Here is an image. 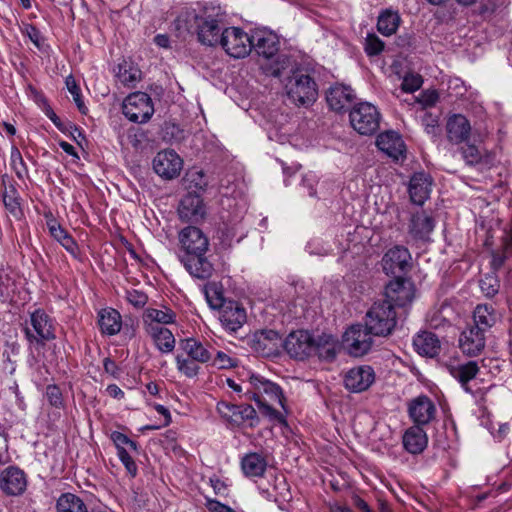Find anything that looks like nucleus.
<instances>
[{
    "mask_svg": "<svg viewBox=\"0 0 512 512\" xmlns=\"http://www.w3.org/2000/svg\"><path fill=\"white\" fill-rule=\"evenodd\" d=\"M179 260L186 271L194 278L209 279L214 272V266L207 256L209 240L195 226H188L179 234Z\"/></svg>",
    "mask_w": 512,
    "mask_h": 512,
    "instance_id": "nucleus-1",
    "label": "nucleus"
},
{
    "mask_svg": "<svg viewBox=\"0 0 512 512\" xmlns=\"http://www.w3.org/2000/svg\"><path fill=\"white\" fill-rule=\"evenodd\" d=\"M251 51L267 60L274 59L273 63L266 69L267 74L279 78L282 72L290 67L291 57L286 54H279L280 38L270 29L256 28L250 33Z\"/></svg>",
    "mask_w": 512,
    "mask_h": 512,
    "instance_id": "nucleus-2",
    "label": "nucleus"
},
{
    "mask_svg": "<svg viewBox=\"0 0 512 512\" xmlns=\"http://www.w3.org/2000/svg\"><path fill=\"white\" fill-rule=\"evenodd\" d=\"M250 388L245 395L248 399L254 400L260 412L273 420H282V414L273 408V404H279L283 407V392L279 385L260 375L252 374L249 377Z\"/></svg>",
    "mask_w": 512,
    "mask_h": 512,
    "instance_id": "nucleus-3",
    "label": "nucleus"
},
{
    "mask_svg": "<svg viewBox=\"0 0 512 512\" xmlns=\"http://www.w3.org/2000/svg\"><path fill=\"white\" fill-rule=\"evenodd\" d=\"M365 326L374 336H387L396 326V312L385 302H375L366 314Z\"/></svg>",
    "mask_w": 512,
    "mask_h": 512,
    "instance_id": "nucleus-4",
    "label": "nucleus"
},
{
    "mask_svg": "<svg viewBox=\"0 0 512 512\" xmlns=\"http://www.w3.org/2000/svg\"><path fill=\"white\" fill-rule=\"evenodd\" d=\"M217 411L231 427L253 428L259 423L257 412L250 404H232L220 401L217 404Z\"/></svg>",
    "mask_w": 512,
    "mask_h": 512,
    "instance_id": "nucleus-5",
    "label": "nucleus"
},
{
    "mask_svg": "<svg viewBox=\"0 0 512 512\" xmlns=\"http://www.w3.org/2000/svg\"><path fill=\"white\" fill-rule=\"evenodd\" d=\"M29 323L26 324L24 331L31 344L44 345L47 341L55 339L54 321L43 309L33 311Z\"/></svg>",
    "mask_w": 512,
    "mask_h": 512,
    "instance_id": "nucleus-6",
    "label": "nucleus"
},
{
    "mask_svg": "<svg viewBox=\"0 0 512 512\" xmlns=\"http://www.w3.org/2000/svg\"><path fill=\"white\" fill-rule=\"evenodd\" d=\"M350 123L361 135H372L379 128L380 114L369 102L356 104L349 112Z\"/></svg>",
    "mask_w": 512,
    "mask_h": 512,
    "instance_id": "nucleus-7",
    "label": "nucleus"
},
{
    "mask_svg": "<svg viewBox=\"0 0 512 512\" xmlns=\"http://www.w3.org/2000/svg\"><path fill=\"white\" fill-rule=\"evenodd\" d=\"M218 45L233 58H244L251 53L250 34L240 27H226Z\"/></svg>",
    "mask_w": 512,
    "mask_h": 512,
    "instance_id": "nucleus-8",
    "label": "nucleus"
},
{
    "mask_svg": "<svg viewBox=\"0 0 512 512\" xmlns=\"http://www.w3.org/2000/svg\"><path fill=\"white\" fill-rule=\"evenodd\" d=\"M415 296V288L413 283L403 277H396L391 280L385 287V299L381 302L391 305L392 309L405 308L410 305Z\"/></svg>",
    "mask_w": 512,
    "mask_h": 512,
    "instance_id": "nucleus-9",
    "label": "nucleus"
},
{
    "mask_svg": "<svg viewBox=\"0 0 512 512\" xmlns=\"http://www.w3.org/2000/svg\"><path fill=\"white\" fill-rule=\"evenodd\" d=\"M225 28L222 15L204 12L195 34L202 45L215 47L220 43Z\"/></svg>",
    "mask_w": 512,
    "mask_h": 512,
    "instance_id": "nucleus-10",
    "label": "nucleus"
},
{
    "mask_svg": "<svg viewBox=\"0 0 512 512\" xmlns=\"http://www.w3.org/2000/svg\"><path fill=\"white\" fill-rule=\"evenodd\" d=\"M373 333L361 324L352 325L344 334L343 342L348 353L354 357L367 354L373 345Z\"/></svg>",
    "mask_w": 512,
    "mask_h": 512,
    "instance_id": "nucleus-11",
    "label": "nucleus"
},
{
    "mask_svg": "<svg viewBox=\"0 0 512 512\" xmlns=\"http://www.w3.org/2000/svg\"><path fill=\"white\" fill-rule=\"evenodd\" d=\"M313 341L314 337L308 331L298 330L291 332L286 337L282 347L290 357L304 360L313 356Z\"/></svg>",
    "mask_w": 512,
    "mask_h": 512,
    "instance_id": "nucleus-12",
    "label": "nucleus"
},
{
    "mask_svg": "<svg viewBox=\"0 0 512 512\" xmlns=\"http://www.w3.org/2000/svg\"><path fill=\"white\" fill-rule=\"evenodd\" d=\"M282 344L280 334L271 329L257 331L250 340L251 348L263 357L278 355Z\"/></svg>",
    "mask_w": 512,
    "mask_h": 512,
    "instance_id": "nucleus-13",
    "label": "nucleus"
},
{
    "mask_svg": "<svg viewBox=\"0 0 512 512\" xmlns=\"http://www.w3.org/2000/svg\"><path fill=\"white\" fill-rule=\"evenodd\" d=\"M284 88L287 96H315L318 94L315 80L300 69L293 70L292 74L285 79Z\"/></svg>",
    "mask_w": 512,
    "mask_h": 512,
    "instance_id": "nucleus-14",
    "label": "nucleus"
},
{
    "mask_svg": "<svg viewBox=\"0 0 512 512\" xmlns=\"http://www.w3.org/2000/svg\"><path fill=\"white\" fill-rule=\"evenodd\" d=\"M183 161L173 150H163L153 159V169L160 177L170 180L179 176Z\"/></svg>",
    "mask_w": 512,
    "mask_h": 512,
    "instance_id": "nucleus-15",
    "label": "nucleus"
},
{
    "mask_svg": "<svg viewBox=\"0 0 512 512\" xmlns=\"http://www.w3.org/2000/svg\"><path fill=\"white\" fill-rule=\"evenodd\" d=\"M122 111L130 121L145 123L154 113L152 98H124Z\"/></svg>",
    "mask_w": 512,
    "mask_h": 512,
    "instance_id": "nucleus-16",
    "label": "nucleus"
},
{
    "mask_svg": "<svg viewBox=\"0 0 512 512\" xmlns=\"http://www.w3.org/2000/svg\"><path fill=\"white\" fill-rule=\"evenodd\" d=\"M436 406L426 395H419L408 403V414L415 425L429 424L436 416Z\"/></svg>",
    "mask_w": 512,
    "mask_h": 512,
    "instance_id": "nucleus-17",
    "label": "nucleus"
},
{
    "mask_svg": "<svg viewBox=\"0 0 512 512\" xmlns=\"http://www.w3.org/2000/svg\"><path fill=\"white\" fill-rule=\"evenodd\" d=\"M375 380L372 367L364 365L351 368L345 375V387L355 393L367 390Z\"/></svg>",
    "mask_w": 512,
    "mask_h": 512,
    "instance_id": "nucleus-18",
    "label": "nucleus"
},
{
    "mask_svg": "<svg viewBox=\"0 0 512 512\" xmlns=\"http://www.w3.org/2000/svg\"><path fill=\"white\" fill-rule=\"evenodd\" d=\"M485 343L486 333L473 326L465 329L459 338V348L468 357L478 356L484 350Z\"/></svg>",
    "mask_w": 512,
    "mask_h": 512,
    "instance_id": "nucleus-19",
    "label": "nucleus"
},
{
    "mask_svg": "<svg viewBox=\"0 0 512 512\" xmlns=\"http://www.w3.org/2000/svg\"><path fill=\"white\" fill-rule=\"evenodd\" d=\"M446 133L449 142L457 145L468 143L473 135L469 120L462 114H454L448 118Z\"/></svg>",
    "mask_w": 512,
    "mask_h": 512,
    "instance_id": "nucleus-20",
    "label": "nucleus"
},
{
    "mask_svg": "<svg viewBox=\"0 0 512 512\" xmlns=\"http://www.w3.org/2000/svg\"><path fill=\"white\" fill-rule=\"evenodd\" d=\"M411 254L404 246H394L384 255L383 268L387 273L396 274L406 272L410 267Z\"/></svg>",
    "mask_w": 512,
    "mask_h": 512,
    "instance_id": "nucleus-21",
    "label": "nucleus"
},
{
    "mask_svg": "<svg viewBox=\"0 0 512 512\" xmlns=\"http://www.w3.org/2000/svg\"><path fill=\"white\" fill-rule=\"evenodd\" d=\"M247 316L244 307L233 300L228 301L219 311V320L222 326L230 332H236L246 322Z\"/></svg>",
    "mask_w": 512,
    "mask_h": 512,
    "instance_id": "nucleus-22",
    "label": "nucleus"
},
{
    "mask_svg": "<svg viewBox=\"0 0 512 512\" xmlns=\"http://www.w3.org/2000/svg\"><path fill=\"white\" fill-rule=\"evenodd\" d=\"M179 217L186 222H198L205 215L203 200L197 194L188 193L179 204Z\"/></svg>",
    "mask_w": 512,
    "mask_h": 512,
    "instance_id": "nucleus-23",
    "label": "nucleus"
},
{
    "mask_svg": "<svg viewBox=\"0 0 512 512\" xmlns=\"http://www.w3.org/2000/svg\"><path fill=\"white\" fill-rule=\"evenodd\" d=\"M26 486V477L21 469L10 466L1 473L0 487L6 494L20 495L25 491Z\"/></svg>",
    "mask_w": 512,
    "mask_h": 512,
    "instance_id": "nucleus-24",
    "label": "nucleus"
},
{
    "mask_svg": "<svg viewBox=\"0 0 512 512\" xmlns=\"http://www.w3.org/2000/svg\"><path fill=\"white\" fill-rule=\"evenodd\" d=\"M432 186V178L424 172L415 173L409 183V195L416 205H423L429 198Z\"/></svg>",
    "mask_w": 512,
    "mask_h": 512,
    "instance_id": "nucleus-25",
    "label": "nucleus"
},
{
    "mask_svg": "<svg viewBox=\"0 0 512 512\" xmlns=\"http://www.w3.org/2000/svg\"><path fill=\"white\" fill-rule=\"evenodd\" d=\"M377 147L394 160L404 156L405 144L401 136L394 131H387L378 135Z\"/></svg>",
    "mask_w": 512,
    "mask_h": 512,
    "instance_id": "nucleus-26",
    "label": "nucleus"
},
{
    "mask_svg": "<svg viewBox=\"0 0 512 512\" xmlns=\"http://www.w3.org/2000/svg\"><path fill=\"white\" fill-rule=\"evenodd\" d=\"M435 226L434 219L425 211L412 214L408 233L414 240H428Z\"/></svg>",
    "mask_w": 512,
    "mask_h": 512,
    "instance_id": "nucleus-27",
    "label": "nucleus"
},
{
    "mask_svg": "<svg viewBox=\"0 0 512 512\" xmlns=\"http://www.w3.org/2000/svg\"><path fill=\"white\" fill-rule=\"evenodd\" d=\"M113 72L118 82L128 88H135L142 78V72L137 64L125 58L114 67Z\"/></svg>",
    "mask_w": 512,
    "mask_h": 512,
    "instance_id": "nucleus-28",
    "label": "nucleus"
},
{
    "mask_svg": "<svg viewBox=\"0 0 512 512\" xmlns=\"http://www.w3.org/2000/svg\"><path fill=\"white\" fill-rule=\"evenodd\" d=\"M402 442L407 452L417 455L427 447L428 436L421 426L413 425L405 431Z\"/></svg>",
    "mask_w": 512,
    "mask_h": 512,
    "instance_id": "nucleus-29",
    "label": "nucleus"
},
{
    "mask_svg": "<svg viewBox=\"0 0 512 512\" xmlns=\"http://www.w3.org/2000/svg\"><path fill=\"white\" fill-rule=\"evenodd\" d=\"M313 348V355L323 361L332 362L340 350V345L334 336L322 334L314 338Z\"/></svg>",
    "mask_w": 512,
    "mask_h": 512,
    "instance_id": "nucleus-30",
    "label": "nucleus"
},
{
    "mask_svg": "<svg viewBox=\"0 0 512 512\" xmlns=\"http://www.w3.org/2000/svg\"><path fill=\"white\" fill-rule=\"evenodd\" d=\"M146 333L153 339L156 347L162 353H170L175 347V337L173 333L157 323L145 325Z\"/></svg>",
    "mask_w": 512,
    "mask_h": 512,
    "instance_id": "nucleus-31",
    "label": "nucleus"
},
{
    "mask_svg": "<svg viewBox=\"0 0 512 512\" xmlns=\"http://www.w3.org/2000/svg\"><path fill=\"white\" fill-rule=\"evenodd\" d=\"M449 372L453 378H455L461 387L467 392L472 393V389L469 386V382L474 379L479 373V366L477 361H467L465 363H459L457 365H450L448 367Z\"/></svg>",
    "mask_w": 512,
    "mask_h": 512,
    "instance_id": "nucleus-32",
    "label": "nucleus"
},
{
    "mask_svg": "<svg viewBox=\"0 0 512 512\" xmlns=\"http://www.w3.org/2000/svg\"><path fill=\"white\" fill-rule=\"evenodd\" d=\"M413 346L419 355L430 358L437 356L441 349L440 340L429 331L418 333L413 339Z\"/></svg>",
    "mask_w": 512,
    "mask_h": 512,
    "instance_id": "nucleus-33",
    "label": "nucleus"
},
{
    "mask_svg": "<svg viewBox=\"0 0 512 512\" xmlns=\"http://www.w3.org/2000/svg\"><path fill=\"white\" fill-rule=\"evenodd\" d=\"M201 17L195 9L183 8L174 21L175 28L179 34H195Z\"/></svg>",
    "mask_w": 512,
    "mask_h": 512,
    "instance_id": "nucleus-34",
    "label": "nucleus"
},
{
    "mask_svg": "<svg viewBox=\"0 0 512 512\" xmlns=\"http://www.w3.org/2000/svg\"><path fill=\"white\" fill-rule=\"evenodd\" d=\"M98 325L102 333L107 335H115L121 330V316L115 309H102L98 313Z\"/></svg>",
    "mask_w": 512,
    "mask_h": 512,
    "instance_id": "nucleus-35",
    "label": "nucleus"
},
{
    "mask_svg": "<svg viewBox=\"0 0 512 512\" xmlns=\"http://www.w3.org/2000/svg\"><path fill=\"white\" fill-rule=\"evenodd\" d=\"M241 467L246 476L260 477L266 470L267 462L262 455L249 453L242 458Z\"/></svg>",
    "mask_w": 512,
    "mask_h": 512,
    "instance_id": "nucleus-36",
    "label": "nucleus"
},
{
    "mask_svg": "<svg viewBox=\"0 0 512 512\" xmlns=\"http://www.w3.org/2000/svg\"><path fill=\"white\" fill-rule=\"evenodd\" d=\"M473 319V327L481 328L486 333L496 323L497 317L492 306L483 304L475 308Z\"/></svg>",
    "mask_w": 512,
    "mask_h": 512,
    "instance_id": "nucleus-37",
    "label": "nucleus"
},
{
    "mask_svg": "<svg viewBox=\"0 0 512 512\" xmlns=\"http://www.w3.org/2000/svg\"><path fill=\"white\" fill-rule=\"evenodd\" d=\"M401 22L398 12L385 10L380 13L377 21V30L383 36H391L396 33Z\"/></svg>",
    "mask_w": 512,
    "mask_h": 512,
    "instance_id": "nucleus-38",
    "label": "nucleus"
},
{
    "mask_svg": "<svg viewBox=\"0 0 512 512\" xmlns=\"http://www.w3.org/2000/svg\"><path fill=\"white\" fill-rule=\"evenodd\" d=\"M181 347L187 356L197 362L205 363L210 360L211 354L201 342L194 338H187L181 342Z\"/></svg>",
    "mask_w": 512,
    "mask_h": 512,
    "instance_id": "nucleus-39",
    "label": "nucleus"
},
{
    "mask_svg": "<svg viewBox=\"0 0 512 512\" xmlns=\"http://www.w3.org/2000/svg\"><path fill=\"white\" fill-rule=\"evenodd\" d=\"M57 512H88L83 500L72 493L62 494L56 503Z\"/></svg>",
    "mask_w": 512,
    "mask_h": 512,
    "instance_id": "nucleus-40",
    "label": "nucleus"
},
{
    "mask_svg": "<svg viewBox=\"0 0 512 512\" xmlns=\"http://www.w3.org/2000/svg\"><path fill=\"white\" fill-rule=\"evenodd\" d=\"M175 313L170 309L160 310L156 308H148L144 313V326L152 323L171 324L175 321Z\"/></svg>",
    "mask_w": 512,
    "mask_h": 512,
    "instance_id": "nucleus-41",
    "label": "nucleus"
},
{
    "mask_svg": "<svg viewBox=\"0 0 512 512\" xmlns=\"http://www.w3.org/2000/svg\"><path fill=\"white\" fill-rule=\"evenodd\" d=\"M204 294L209 306L212 309H219V311L229 301L224 298L221 288L216 283H207L204 286Z\"/></svg>",
    "mask_w": 512,
    "mask_h": 512,
    "instance_id": "nucleus-42",
    "label": "nucleus"
},
{
    "mask_svg": "<svg viewBox=\"0 0 512 512\" xmlns=\"http://www.w3.org/2000/svg\"><path fill=\"white\" fill-rule=\"evenodd\" d=\"M15 290V273L10 267L0 264V298H8Z\"/></svg>",
    "mask_w": 512,
    "mask_h": 512,
    "instance_id": "nucleus-43",
    "label": "nucleus"
},
{
    "mask_svg": "<svg viewBox=\"0 0 512 512\" xmlns=\"http://www.w3.org/2000/svg\"><path fill=\"white\" fill-rule=\"evenodd\" d=\"M21 32L29 38L39 51L46 52L49 49V45L46 44L45 37L35 25L24 23L21 27Z\"/></svg>",
    "mask_w": 512,
    "mask_h": 512,
    "instance_id": "nucleus-44",
    "label": "nucleus"
},
{
    "mask_svg": "<svg viewBox=\"0 0 512 512\" xmlns=\"http://www.w3.org/2000/svg\"><path fill=\"white\" fill-rule=\"evenodd\" d=\"M163 138L171 143H180L187 137V131L181 128L177 123L168 121L163 126Z\"/></svg>",
    "mask_w": 512,
    "mask_h": 512,
    "instance_id": "nucleus-45",
    "label": "nucleus"
},
{
    "mask_svg": "<svg viewBox=\"0 0 512 512\" xmlns=\"http://www.w3.org/2000/svg\"><path fill=\"white\" fill-rule=\"evenodd\" d=\"M184 180L188 189L203 191L208 186V178L202 170L188 171Z\"/></svg>",
    "mask_w": 512,
    "mask_h": 512,
    "instance_id": "nucleus-46",
    "label": "nucleus"
},
{
    "mask_svg": "<svg viewBox=\"0 0 512 512\" xmlns=\"http://www.w3.org/2000/svg\"><path fill=\"white\" fill-rule=\"evenodd\" d=\"M3 203L10 213L17 216L20 212L18 192L13 185L6 187L3 192Z\"/></svg>",
    "mask_w": 512,
    "mask_h": 512,
    "instance_id": "nucleus-47",
    "label": "nucleus"
},
{
    "mask_svg": "<svg viewBox=\"0 0 512 512\" xmlns=\"http://www.w3.org/2000/svg\"><path fill=\"white\" fill-rule=\"evenodd\" d=\"M110 439L112 440L117 449V454H120V451H128L126 447L129 450L138 453V444L135 441L131 440L125 434L118 431H113L110 435Z\"/></svg>",
    "mask_w": 512,
    "mask_h": 512,
    "instance_id": "nucleus-48",
    "label": "nucleus"
},
{
    "mask_svg": "<svg viewBox=\"0 0 512 512\" xmlns=\"http://www.w3.org/2000/svg\"><path fill=\"white\" fill-rule=\"evenodd\" d=\"M196 362L197 361L189 357L185 358L181 355L176 356V364L178 370L189 378L196 376L199 372L200 367Z\"/></svg>",
    "mask_w": 512,
    "mask_h": 512,
    "instance_id": "nucleus-49",
    "label": "nucleus"
},
{
    "mask_svg": "<svg viewBox=\"0 0 512 512\" xmlns=\"http://www.w3.org/2000/svg\"><path fill=\"white\" fill-rule=\"evenodd\" d=\"M36 104L61 132H66V124L56 115L46 98H36Z\"/></svg>",
    "mask_w": 512,
    "mask_h": 512,
    "instance_id": "nucleus-50",
    "label": "nucleus"
},
{
    "mask_svg": "<svg viewBox=\"0 0 512 512\" xmlns=\"http://www.w3.org/2000/svg\"><path fill=\"white\" fill-rule=\"evenodd\" d=\"M384 42L374 33L368 34L365 39L364 50L368 56L379 55L384 50Z\"/></svg>",
    "mask_w": 512,
    "mask_h": 512,
    "instance_id": "nucleus-51",
    "label": "nucleus"
},
{
    "mask_svg": "<svg viewBox=\"0 0 512 512\" xmlns=\"http://www.w3.org/2000/svg\"><path fill=\"white\" fill-rule=\"evenodd\" d=\"M423 80L419 74H407L401 83V90L403 93L412 94L422 86Z\"/></svg>",
    "mask_w": 512,
    "mask_h": 512,
    "instance_id": "nucleus-52",
    "label": "nucleus"
},
{
    "mask_svg": "<svg viewBox=\"0 0 512 512\" xmlns=\"http://www.w3.org/2000/svg\"><path fill=\"white\" fill-rule=\"evenodd\" d=\"M462 156L467 164L474 165L480 162L482 153L475 143L471 144L469 141L462 147Z\"/></svg>",
    "mask_w": 512,
    "mask_h": 512,
    "instance_id": "nucleus-53",
    "label": "nucleus"
},
{
    "mask_svg": "<svg viewBox=\"0 0 512 512\" xmlns=\"http://www.w3.org/2000/svg\"><path fill=\"white\" fill-rule=\"evenodd\" d=\"M480 288L487 297H493L498 293L500 284L496 276L486 275L480 280Z\"/></svg>",
    "mask_w": 512,
    "mask_h": 512,
    "instance_id": "nucleus-54",
    "label": "nucleus"
},
{
    "mask_svg": "<svg viewBox=\"0 0 512 512\" xmlns=\"http://www.w3.org/2000/svg\"><path fill=\"white\" fill-rule=\"evenodd\" d=\"M274 490L276 491L275 501L286 502L291 499V492L283 476L275 478Z\"/></svg>",
    "mask_w": 512,
    "mask_h": 512,
    "instance_id": "nucleus-55",
    "label": "nucleus"
},
{
    "mask_svg": "<svg viewBox=\"0 0 512 512\" xmlns=\"http://www.w3.org/2000/svg\"><path fill=\"white\" fill-rule=\"evenodd\" d=\"M45 396L50 403L55 408H61L64 405L63 395L61 389L55 385L50 384L46 387Z\"/></svg>",
    "mask_w": 512,
    "mask_h": 512,
    "instance_id": "nucleus-56",
    "label": "nucleus"
},
{
    "mask_svg": "<svg viewBox=\"0 0 512 512\" xmlns=\"http://www.w3.org/2000/svg\"><path fill=\"white\" fill-rule=\"evenodd\" d=\"M47 227L50 235L57 242L62 241L69 234L52 216L47 219Z\"/></svg>",
    "mask_w": 512,
    "mask_h": 512,
    "instance_id": "nucleus-57",
    "label": "nucleus"
},
{
    "mask_svg": "<svg viewBox=\"0 0 512 512\" xmlns=\"http://www.w3.org/2000/svg\"><path fill=\"white\" fill-rule=\"evenodd\" d=\"M122 464L125 466L127 472L132 476L135 477L137 475V465L135 461L133 460L132 456L129 454L128 451H120V454H117Z\"/></svg>",
    "mask_w": 512,
    "mask_h": 512,
    "instance_id": "nucleus-58",
    "label": "nucleus"
},
{
    "mask_svg": "<svg viewBox=\"0 0 512 512\" xmlns=\"http://www.w3.org/2000/svg\"><path fill=\"white\" fill-rule=\"evenodd\" d=\"M127 300L136 308H142L147 303V296L143 292L132 290L127 292Z\"/></svg>",
    "mask_w": 512,
    "mask_h": 512,
    "instance_id": "nucleus-59",
    "label": "nucleus"
},
{
    "mask_svg": "<svg viewBox=\"0 0 512 512\" xmlns=\"http://www.w3.org/2000/svg\"><path fill=\"white\" fill-rule=\"evenodd\" d=\"M467 92V88L460 79L456 78L449 82L447 96H465Z\"/></svg>",
    "mask_w": 512,
    "mask_h": 512,
    "instance_id": "nucleus-60",
    "label": "nucleus"
},
{
    "mask_svg": "<svg viewBox=\"0 0 512 512\" xmlns=\"http://www.w3.org/2000/svg\"><path fill=\"white\" fill-rule=\"evenodd\" d=\"M351 98H325L329 108L337 113H342L345 109L346 103Z\"/></svg>",
    "mask_w": 512,
    "mask_h": 512,
    "instance_id": "nucleus-61",
    "label": "nucleus"
},
{
    "mask_svg": "<svg viewBox=\"0 0 512 512\" xmlns=\"http://www.w3.org/2000/svg\"><path fill=\"white\" fill-rule=\"evenodd\" d=\"M59 243L72 256H74V257L77 256V254L79 252V248H78L76 241L73 239V237L70 234L66 235V237L64 239H62V241H60Z\"/></svg>",
    "mask_w": 512,
    "mask_h": 512,
    "instance_id": "nucleus-62",
    "label": "nucleus"
},
{
    "mask_svg": "<svg viewBox=\"0 0 512 512\" xmlns=\"http://www.w3.org/2000/svg\"><path fill=\"white\" fill-rule=\"evenodd\" d=\"M354 91L350 86H346L344 84H335L329 88V93L331 96H353L352 93Z\"/></svg>",
    "mask_w": 512,
    "mask_h": 512,
    "instance_id": "nucleus-63",
    "label": "nucleus"
},
{
    "mask_svg": "<svg viewBox=\"0 0 512 512\" xmlns=\"http://www.w3.org/2000/svg\"><path fill=\"white\" fill-rule=\"evenodd\" d=\"M206 507L209 512H235L229 506L222 504L217 500L208 499L206 503Z\"/></svg>",
    "mask_w": 512,
    "mask_h": 512,
    "instance_id": "nucleus-64",
    "label": "nucleus"
}]
</instances>
